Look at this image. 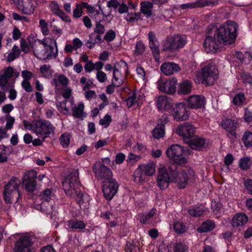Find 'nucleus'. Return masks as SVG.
<instances>
[{
	"mask_svg": "<svg viewBox=\"0 0 252 252\" xmlns=\"http://www.w3.org/2000/svg\"><path fill=\"white\" fill-rule=\"evenodd\" d=\"M39 24L42 33L45 36L48 35L49 33L48 23L45 20L40 19L39 21Z\"/></svg>",
	"mask_w": 252,
	"mask_h": 252,
	"instance_id": "obj_48",
	"label": "nucleus"
},
{
	"mask_svg": "<svg viewBox=\"0 0 252 252\" xmlns=\"http://www.w3.org/2000/svg\"><path fill=\"white\" fill-rule=\"evenodd\" d=\"M217 2L213 0H197L194 2H189L180 5L181 9H189L197 7L213 6Z\"/></svg>",
	"mask_w": 252,
	"mask_h": 252,
	"instance_id": "obj_20",
	"label": "nucleus"
},
{
	"mask_svg": "<svg viewBox=\"0 0 252 252\" xmlns=\"http://www.w3.org/2000/svg\"><path fill=\"white\" fill-rule=\"evenodd\" d=\"M219 71L216 65L212 62L209 63L203 66L198 72V76L202 83L206 85H213L218 79Z\"/></svg>",
	"mask_w": 252,
	"mask_h": 252,
	"instance_id": "obj_4",
	"label": "nucleus"
},
{
	"mask_svg": "<svg viewBox=\"0 0 252 252\" xmlns=\"http://www.w3.org/2000/svg\"><path fill=\"white\" fill-rule=\"evenodd\" d=\"M55 130V127L50 121L43 119L35 120L33 127V132L43 140L53 135Z\"/></svg>",
	"mask_w": 252,
	"mask_h": 252,
	"instance_id": "obj_6",
	"label": "nucleus"
},
{
	"mask_svg": "<svg viewBox=\"0 0 252 252\" xmlns=\"http://www.w3.org/2000/svg\"><path fill=\"white\" fill-rule=\"evenodd\" d=\"M243 141L246 146L252 145V133L246 132L243 137Z\"/></svg>",
	"mask_w": 252,
	"mask_h": 252,
	"instance_id": "obj_54",
	"label": "nucleus"
},
{
	"mask_svg": "<svg viewBox=\"0 0 252 252\" xmlns=\"http://www.w3.org/2000/svg\"><path fill=\"white\" fill-rule=\"evenodd\" d=\"M128 66L126 62L121 60L115 64L113 72L112 83H114L117 87L122 85L127 76Z\"/></svg>",
	"mask_w": 252,
	"mask_h": 252,
	"instance_id": "obj_7",
	"label": "nucleus"
},
{
	"mask_svg": "<svg viewBox=\"0 0 252 252\" xmlns=\"http://www.w3.org/2000/svg\"><path fill=\"white\" fill-rule=\"evenodd\" d=\"M1 72L3 73V75H4L8 79L12 77H17L19 75V73L14 71V69L10 66L6 67Z\"/></svg>",
	"mask_w": 252,
	"mask_h": 252,
	"instance_id": "obj_40",
	"label": "nucleus"
},
{
	"mask_svg": "<svg viewBox=\"0 0 252 252\" xmlns=\"http://www.w3.org/2000/svg\"><path fill=\"white\" fill-rule=\"evenodd\" d=\"M174 231L178 234L184 233L187 229V226L181 221H177L173 224Z\"/></svg>",
	"mask_w": 252,
	"mask_h": 252,
	"instance_id": "obj_44",
	"label": "nucleus"
},
{
	"mask_svg": "<svg viewBox=\"0 0 252 252\" xmlns=\"http://www.w3.org/2000/svg\"><path fill=\"white\" fill-rule=\"evenodd\" d=\"M205 98L201 95H193L187 99V104L191 109L201 108L205 105Z\"/></svg>",
	"mask_w": 252,
	"mask_h": 252,
	"instance_id": "obj_21",
	"label": "nucleus"
},
{
	"mask_svg": "<svg viewBox=\"0 0 252 252\" xmlns=\"http://www.w3.org/2000/svg\"><path fill=\"white\" fill-rule=\"evenodd\" d=\"M31 236L28 234L20 236L15 244V252H33Z\"/></svg>",
	"mask_w": 252,
	"mask_h": 252,
	"instance_id": "obj_11",
	"label": "nucleus"
},
{
	"mask_svg": "<svg viewBox=\"0 0 252 252\" xmlns=\"http://www.w3.org/2000/svg\"><path fill=\"white\" fill-rule=\"evenodd\" d=\"M68 226L72 230L83 229L86 226V223L81 220L73 219L68 221Z\"/></svg>",
	"mask_w": 252,
	"mask_h": 252,
	"instance_id": "obj_34",
	"label": "nucleus"
},
{
	"mask_svg": "<svg viewBox=\"0 0 252 252\" xmlns=\"http://www.w3.org/2000/svg\"><path fill=\"white\" fill-rule=\"evenodd\" d=\"M174 252H189V247L182 243H177L174 247Z\"/></svg>",
	"mask_w": 252,
	"mask_h": 252,
	"instance_id": "obj_52",
	"label": "nucleus"
},
{
	"mask_svg": "<svg viewBox=\"0 0 252 252\" xmlns=\"http://www.w3.org/2000/svg\"><path fill=\"white\" fill-rule=\"evenodd\" d=\"M222 44L216 37L211 28L209 26L206 32V38L204 41V47L208 53H214Z\"/></svg>",
	"mask_w": 252,
	"mask_h": 252,
	"instance_id": "obj_10",
	"label": "nucleus"
},
{
	"mask_svg": "<svg viewBox=\"0 0 252 252\" xmlns=\"http://www.w3.org/2000/svg\"><path fill=\"white\" fill-rule=\"evenodd\" d=\"M152 51L154 59L156 62L159 61V50L158 45L149 46Z\"/></svg>",
	"mask_w": 252,
	"mask_h": 252,
	"instance_id": "obj_60",
	"label": "nucleus"
},
{
	"mask_svg": "<svg viewBox=\"0 0 252 252\" xmlns=\"http://www.w3.org/2000/svg\"><path fill=\"white\" fill-rule=\"evenodd\" d=\"M20 184L21 182L19 178L15 177H12L4 186V188L18 193V199L20 196V192L19 191Z\"/></svg>",
	"mask_w": 252,
	"mask_h": 252,
	"instance_id": "obj_24",
	"label": "nucleus"
},
{
	"mask_svg": "<svg viewBox=\"0 0 252 252\" xmlns=\"http://www.w3.org/2000/svg\"><path fill=\"white\" fill-rule=\"evenodd\" d=\"M189 214L195 217L201 216L204 212V210L200 207H193L188 210Z\"/></svg>",
	"mask_w": 252,
	"mask_h": 252,
	"instance_id": "obj_49",
	"label": "nucleus"
},
{
	"mask_svg": "<svg viewBox=\"0 0 252 252\" xmlns=\"http://www.w3.org/2000/svg\"><path fill=\"white\" fill-rule=\"evenodd\" d=\"M40 43H43L47 47V51L43 52L42 48H38L37 54L40 60L55 59L58 56V47L55 39L46 37L40 40Z\"/></svg>",
	"mask_w": 252,
	"mask_h": 252,
	"instance_id": "obj_3",
	"label": "nucleus"
},
{
	"mask_svg": "<svg viewBox=\"0 0 252 252\" xmlns=\"http://www.w3.org/2000/svg\"><path fill=\"white\" fill-rule=\"evenodd\" d=\"M251 161L249 158L244 157L239 160V167L242 170L248 169L251 165Z\"/></svg>",
	"mask_w": 252,
	"mask_h": 252,
	"instance_id": "obj_46",
	"label": "nucleus"
},
{
	"mask_svg": "<svg viewBox=\"0 0 252 252\" xmlns=\"http://www.w3.org/2000/svg\"><path fill=\"white\" fill-rule=\"evenodd\" d=\"M186 143L188 144L191 149L198 150L204 146L205 140L202 137L194 135L192 138L189 139Z\"/></svg>",
	"mask_w": 252,
	"mask_h": 252,
	"instance_id": "obj_23",
	"label": "nucleus"
},
{
	"mask_svg": "<svg viewBox=\"0 0 252 252\" xmlns=\"http://www.w3.org/2000/svg\"><path fill=\"white\" fill-rule=\"evenodd\" d=\"M40 71L43 76L48 78L52 76L53 71L49 65L44 64L40 68Z\"/></svg>",
	"mask_w": 252,
	"mask_h": 252,
	"instance_id": "obj_45",
	"label": "nucleus"
},
{
	"mask_svg": "<svg viewBox=\"0 0 252 252\" xmlns=\"http://www.w3.org/2000/svg\"><path fill=\"white\" fill-rule=\"evenodd\" d=\"M96 78L98 81L101 83L105 82L107 79L106 74L102 71H97Z\"/></svg>",
	"mask_w": 252,
	"mask_h": 252,
	"instance_id": "obj_61",
	"label": "nucleus"
},
{
	"mask_svg": "<svg viewBox=\"0 0 252 252\" xmlns=\"http://www.w3.org/2000/svg\"><path fill=\"white\" fill-rule=\"evenodd\" d=\"M209 27L222 44H229L235 41L237 36V26L234 22L228 21L221 25L219 28H216L213 26Z\"/></svg>",
	"mask_w": 252,
	"mask_h": 252,
	"instance_id": "obj_2",
	"label": "nucleus"
},
{
	"mask_svg": "<svg viewBox=\"0 0 252 252\" xmlns=\"http://www.w3.org/2000/svg\"><path fill=\"white\" fill-rule=\"evenodd\" d=\"M18 196V193L4 188L3 191V199L6 204H12L14 198ZM18 199L17 198V201Z\"/></svg>",
	"mask_w": 252,
	"mask_h": 252,
	"instance_id": "obj_32",
	"label": "nucleus"
},
{
	"mask_svg": "<svg viewBox=\"0 0 252 252\" xmlns=\"http://www.w3.org/2000/svg\"><path fill=\"white\" fill-rule=\"evenodd\" d=\"M155 214V210L154 209L151 210L149 213L146 215H144L141 216L140 221L142 223H147L149 220L152 218Z\"/></svg>",
	"mask_w": 252,
	"mask_h": 252,
	"instance_id": "obj_53",
	"label": "nucleus"
},
{
	"mask_svg": "<svg viewBox=\"0 0 252 252\" xmlns=\"http://www.w3.org/2000/svg\"><path fill=\"white\" fill-rule=\"evenodd\" d=\"M177 82L176 79L174 78L166 80L159 79L157 82V87L161 92L173 94L176 91Z\"/></svg>",
	"mask_w": 252,
	"mask_h": 252,
	"instance_id": "obj_16",
	"label": "nucleus"
},
{
	"mask_svg": "<svg viewBox=\"0 0 252 252\" xmlns=\"http://www.w3.org/2000/svg\"><path fill=\"white\" fill-rule=\"evenodd\" d=\"M164 134V126L163 125L157 126L153 131V136L159 139L162 137Z\"/></svg>",
	"mask_w": 252,
	"mask_h": 252,
	"instance_id": "obj_43",
	"label": "nucleus"
},
{
	"mask_svg": "<svg viewBox=\"0 0 252 252\" xmlns=\"http://www.w3.org/2000/svg\"><path fill=\"white\" fill-rule=\"evenodd\" d=\"M112 121L111 117L109 115H106L103 119H101L99 122L100 125L103 126L104 128L109 126Z\"/></svg>",
	"mask_w": 252,
	"mask_h": 252,
	"instance_id": "obj_57",
	"label": "nucleus"
},
{
	"mask_svg": "<svg viewBox=\"0 0 252 252\" xmlns=\"http://www.w3.org/2000/svg\"><path fill=\"white\" fill-rule=\"evenodd\" d=\"M184 149L179 144H173L167 148L165 154L170 160L178 164H185L187 159L183 156Z\"/></svg>",
	"mask_w": 252,
	"mask_h": 252,
	"instance_id": "obj_9",
	"label": "nucleus"
},
{
	"mask_svg": "<svg viewBox=\"0 0 252 252\" xmlns=\"http://www.w3.org/2000/svg\"><path fill=\"white\" fill-rule=\"evenodd\" d=\"M61 145L64 148L67 147L70 143V135L68 134L64 133L61 135L60 138Z\"/></svg>",
	"mask_w": 252,
	"mask_h": 252,
	"instance_id": "obj_55",
	"label": "nucleus"
},
{
	"mask_svg": "<svg viewBox=\"0 0 252 252\" xmlns=\"http://www.w3.org/2000/svg\"><path fill=\"white\" fill-rule=\"evenodd\" d=\"M145 46L142 42L139 41L136 42L135 44L134 54L138 56L142 55L145 51Z\"/></svg>",
	"mask_w": 252,
	"mask_h": 252,
	"instance_id": "obj_50",
	"label": "nucleus"
},
{
	"mask_svg": "<svg viewBox=\"0 0 252 252\" xmlns=\"http://www.w3.org/2000/svg\"><path fill=\"white\" fill-rule=\"evenodd\" d=\"M93 170L96 177L99 180L103 179L106 181L112 180V172L111 170L99 162H96L94 165Z\"/></svg>",
	"mask_w": 252,
	"mask_h": 252,
	"instance_id": "obj_14",
	"label": "nucleus"
},
{
	"mask_svg": "<svg viewBox=\"0 0 252 252\" xmlns=\"http://www.w3.org/2000/svg\"><path fill=\"white\" fill-rule=\"evenodd\" d=\"M78 176V170H73L63 182V189L67 195L75 198L81 207H85L89 202V196L81 192Z\"/></svg>",
	"mask_w": 252,
	"mask_h": 252,
	"instance_id": "obj_1",
	"label": "nucleus"
},
{
	"mask_svg": "<svg viewBox=\"0 0 252 252\" xmlns=\"http://www.w3.org/2000/svg\"><path fill=\"white\" fill-rule=\"evenodd\" d=\"M144 174L146 176H151L154 174L156 171V164L150 161L148 163L139 166Z\"/></svg>",
	"mask_w": 252,
	"mask_h": 252,
	"instance_id": "obj_29",
	"label": "nucleus"
},
{
	"mask_svg": "<svg viewBox=\"0 0 252 252\" xmlns=\"http://www.w3.org/2000/svg\"><path fill=\"white\" fill-rule=\"evenodd\" d=\"M92 17L95 19L96 23H100V22L104 20V18L106 17V16L105 15L102 11L100 12L97 10Z\"/></svg>",
	"mask_w": 252,
	"mask_h": 252,
	"instance_id": "obj_62",
	"label": "nucleus"
},
{
	"mask_svg": "<svg viewBox=\"0 0 252 252\" xmlns=\"http://www.w3.org/2000/svg\"><path fill=\"white\" fill-rule=\"evenodd\" d=\"M72 116L74 117L79 118L83 116L84 104L83 102H80L77 106H71Z\"/></svg>",
	"mask_w": 252,
	"mask_h": 252,
	"instance_id": "obj_37",
	"label": "nucleus"
},
{
	"mask_svg": "<svg viewBox=\"0 0 252 252\" xmlns=\"http://www.w3.org/2000/svg\"><path fill=\"white\" fill-rule=\"evenodd\" d=\"M37 173L35 170H30L25 173L23 178V184L25 189L29 192H32L36 188V182L35 179Z\"/></svg>",
	"mask_w": 252,
	"mask_h": 252,
	"instance_id": "obj_15",
	"label": "nucleus"
},
{
	"mask_svg": "<svg viewBox=\"0 0 252 252\" xmlns=\"http://www.w3.org/2000/svg\"><path fill=\"white\" fill-rule=\"evenodd\" d=\"M50 8L52 12L56 15H58L62 10L60 8L59 5L55 1H52L50 4Z\"/></svg>",
	"mask_w": 252,
	"mask_h": 252,
	"instance_id": "obj_58",
	"label": "nucleus"
},
{
	"mask_svg": "<svg viewBox=\"0 0 252 252\" xmlns=\"http://www.w3.org/2000/svg\"><path fill=\"white\" fill-rule=\"evenodd\" d=\"M69 79L64 74H60L56 76L51 82V84L55 87H57L59 84L63 87H67Z\"/></svg>",
	"mask_w": 252,
	"mask_h": 252,
	"instance_id": "obj_30",
	"label": "nucleus"
},
{
	"mask_svg": "<svg viewBox=\"0 0 252 252\" xmlns=\"http://www.w3.org/2000/svg\"><path fill=\"white\" fill-rule=\"evenodd\" d=\"M1 72L3 73V75H4L8 79L12 77H17L19 75V73L14 71V69L10 66L6 67Z\"/></svg>",
	"mask_w": 252,
	"mask_h": 252,
	"instance_id": "obj_42",
	"label": "nucleus"
},
{
	"mask_svg": "<svg viewBox=\"0 0 252 252\" xmlns=\"http://www.w3.org/2000/svg\"><path fill=\"white\" fill-rule=\"evenodd\" d=\"M52 190L50 189L44 190L40 195V199L43 201L48 202L51 197Z\"/></svg>",
	"mask_w": 252,
	"mask_h": 252,
	"instance_id": "obj_56",
	"label": "nucleus"
},
{
	"mask_svg": "<svg viewBox=\"0 0 252 252\" xmlns=\"http://www.w3.org/2000/svg\"><path fill=\"white\" fill-rule=\"evenodd\" d=\"M215 227V224L212 220H207L202 223L198 228L197 231L200 233L207 232L213 230Z\"/></svg>",
	"mask_w": 252,
	"mask_h": 252,
	"instance_id": "obj_35",
	"label": "nucleus"
},
{
	"mask_svg": "<svg viewBox=\"0 0 252 252\" xmlns=\"http://www.w3.org/2000/svg\"><path fill=\"white\" fill-rule=\"evenodd\" d=\"M1 72L3 73V75H4L8 79L12 77H17L19 75V73L14 71V69L10 66L6 67Z\"/></svg>",
	"mask_w": 252,
	"mask_h": 252,
	"instance_id": "obj_41",
	"label": "nucleus"
},
{
	"mask_svg": "<svg viewBox=\"0 0 252 252\" xmlns=\"http://www.w3.org/2000/svg\"><path fill=\"white\" fill-rule=\"evenodd\" d=\"M157 106L158 110H163L169 109L172 104V100L165 95L159 96L156 100Z\"/></svg>",
	"mask_w": 252,
	"mask_h": 252,
	"instance_id": "obj_26",
	"label": "nucleus"
},
{
	"mask_svg": "<svg viewBox=\"0 0 252 252\" xmlns=\"http://www.w3.org/2000/svg\"><path fill=\"white\" fill-rule=\"evenodd\" d=\"M238 124L234 120L226 119L223 120L221 123V126L223 128L226 129L232 135L236 137L235 130L237 128Z\"/></svg>",
	"mask_w": 252,
	"mask_h": 252,
	"instance_id": "obj_25",
	"label": "nucleus"
},
{
	"mask_svg": "<svg viewBox=\"0 0 252 252\" xmlns=\"http://www.w3.org/2000/svg\"><path fill=\"white\" fill-rule=\"evenodd\" d=\"M20 54V51L19 47L17 45H14L11 52L8 54L6 60L8 62H11L18 58Z\"/></svg>",
	"mask_w": 252,
	"mask_h": 252,
	"instance_id": "obj_38",
	"label": "nucleus"
},
{
	"mask_svg": "<svg viewBox=\"0 0 252 252\" xmlns=\"http://www.w3.org/2000/svg\"><path fill=\"white\" fill-rule=\"evenodd\" d=\"M191 84L188 80H186L179 84L178 93L182 94H187L191 92Z\"/></svg>",
	"mask_w": 252,
	"mask_h": 252,
	"instance_id": "obj_33",
	"label": "nucleus"
},
{
	"mask_svg": "<svg viewBox=\"0 0 252 252\" xmlns=\"http://www.w3.org/2000/svg\"><path fill=\"white\" fill-rule=\"evenodd\" d=\"M194 176V172L189 169L186 171L182 169L173 170L171 172V182L176 183L180 189L185 188L189 179Z\"/></svg>",
	"mask_w": 252,
	"mask_h": 252,
	"instance_id": "obj_8",
	"label": "nucleus"
},
{
	"mask_svg": "<svg viewBox=\"0 0 252 252\" xmlns=\"http://www.w3.org/2000/svg\"><path fill=\"white\" fill-rule=\"evenodd\" d=\"M245 97L243 94L239 93L235 95L233 99V103L235 105H243L245 101Z\"/></svg>",
	"mask_w": 252,
	"mask_h": 252,
	"instance_id": "obj_47",
	"label": "nucleus"
},
{
	"mask_svg": "<svg viewBox=\"0 0 252 252\" xmlns=\"http://www.w3.org/2000/svg\"><path fill=\"white\" fill-rule=\"evenodd\" d=\"M153 7V3L150 1H142L140 3V10L147 18L152 15Z\"/></svg>",
	"mask_w": 252,
	"mask_h": 252,
	"instance_id": "obj_31",
	"label": "nucleus"
},
{
	"mask_svg": "<svg viewBox=\"0 0 252 252\" xmlns=\"http://www.w3.org/2000/svg\"><path fill=\"white\" fill-rule=\"evenodd\" d=\"M17 5L18 9L23 13L26 15H31L34 11V6L31 0H10Z\"/></svg>",
	"mask_w": 252,
	"mask_h": 252,
	"instance_id": "obj_19",
	"label": "nucleus"
},
{
	"mask_svg": "<svg viewBox=\"0 0 252 252\" xmlns=\"http://www.w3.org/2000/svg\"><path fill=\"white\" fill-rule=\"evenodd\" d=\"M51 32L52 34V37L51 38L55 39L56 40L60 37L63 33L61 28H59L56 25H54L52 27Z\"/></svg>",
	"mask_w": 252,
	"mask_h": 252,
	"instance_id": "obj_51",
	"label": "nucleus"
},
{
	"mask_svg": "<svg viewBox=\"0 0 252 252\" xmlns=\"http://www.w3.org/2000/svg\"><path fill=\"white\" fill-rule=\"evenodd\" d=\"M171 113L174 119L177 121H185L188 119L189 115L186 105L183 103L175 104L173 107Z\"/></svg>",
	"mask_w": 252,
	"mask_h": 252,
	"instance_id": "obj_18",
	"label": "nucleus"
},
{
	"mask_svg": "<svg viewBox=\"0 0 252 252\" xmlns=\"http://www.w3.org/2000/svg\"><path fill=\"white\" fill-rule=\"evenodd\" d=\"M160 69L164 75H170L180 71L181 67L174 62H167L161 65Z\"/></svg>",
	"mask_w": 252,
	"mask_h": 252,
	"instance_id": "obj_22",
	"label": "nucleus"
},
{
	"mask_svg": "<svg viewBox=\"0 0 252 252\" xmlns=\"http://www.w3.org/2000/svg\"><path fill=\"white\" fill-rule=\"evenodd\" d=\"M196 128L189 122L184 123L179 125L176 129V133L183 138L186 142L194 135Z\"/></svg>",
	"mask_w": 252,
	"mask_h": 252,
	"instance_id": "obj_12",
	"label": "nucleus"
},
{
	"mask_svg": "<svg viewBox=\"0 0 252 252\" xmlns=\"http://www.w3.org/2000/svg\"><path fill=\"white\" fill-rule=\"evenodd\" d=\"M73 105V100L72 98L68 100H64L60 102L57 104L58 110L62 113L67 114L69 112L70 108Z\"/></svg>",
	"mask_w": 252,
	"mask_h": 252,
	"instance_id": "obj_28",
	"label": "nucleus"
},
{
	"mask_svg": "<svg viewBox=\"0 0 252 252\" xmlns=\"http://www.w3.org/2000/svg\"><path fill=\"white\" fill-rule=\"evenodd\" d=\"M118 185L114 180L105 181L102 187V191L106 199L110 200L117 192Z\"/></svg>",
	"mask_w": 252,
	"mask_h": 252,
	"instance_id": "obj_17",
	"label": "nucleus"
},
{
	"mask_svg": "<svg viewBox=\"0 0 252 252\" xmlns=\"http://www.w3.org/2000/svg\"><path fill=\"white\" fill-rule=\"evenodd\" d=\"M133 148L134 152L141 153H145L147 150L146 146L140 143H137L136 144L133 146Z\"/></svg>",
	"mask_w": 252,
	"mask_h": 252,
	"instance_id": "obj_63",
	"label": "nucleus"
},
{
	"mask_svg": "<svg viewBox=\"0 0 252 252\" xmlns=\"http://www.w3.org/2000/svg\"><path fill=\"white\" fill-rule=\"evenodd\" d=\"M134 181L136 183H141L145 180V175L139 166L134 173Z\"/></svg>",
	"mask_w": 252,
	"mask_h": 252,
	"instance_id": "obj_39",
	"label": "nucleus"
},
{
	"mask_svg": "<svg viewBox=\"0 0 252 252\" xmlns=\"http://www.w3.org/2000/svg\"><path fill=\"white\" fill-rule=\"evenodd\" d=\"M6 125L5 126V129L6 130H10L13 127V126L15 122V119L14 117L7 115L5 118Z\"/></svg>",
	"mask_w": 252,
	"mask_h": 252,
	"instance_id": "obj_59",
	"label": "nucleus"
},
{
	"mask_svg": "<svg viewBox=\"0 0 252 252\" xmlns=\"http://www.w3.org/2000/svg\"><path fill=\"white\" fill-rule=\"evenodd\" d=\"M136 95L134 92L129 94L128 97L126 100L127 106L130 107L132 106L135 102Z\"/></svg>",
	"mask_w": 252,
	"mask_h": 252,
	"instance_id": "obj_64",
	"label": "nucleus"
},
{
	"mask_svg": "<svg viewBox=\"0 0 252 252\" xmlns=\"http://www.w3.org/2000/svg\"><path fill=\"white\" fill-rule=\"evenodd\" d=\"M236 56L241 63L245 64L249 63L252 58V54L247 51H246L244 53L242 52H237L236 53Z\"/></svg>",
	"mask_w": 252,
	"mask_h": 252,
	"instance_id": "obj_36",
	"label": "nucleus"
},
{
	"mask_svg": "<svg viewBox=\"0 0 252 252\" xmlns=\"http://www.w3.org/2000/svg\"><path fill=\"white\" fill-rule=\"evenodd\" d=\"M248 221V217L244 213H237L232 218L231 223L233 227L243 226Z\"/></svg>",
	"mask_w": 252,
	"mask_h": 252,
	"instance_id": "obj_27",
	"label": "nucleus"
},
{
	"mask_svg": "<svg viewBox=\"0 0 252 252\" xmlns=\"http://www.w3.org/2000/svg\"><path fill=\"white\" fill-rule=\"evenodd\" d=\"M157 185L161 189H164L169 186L171 182V173L169 176L167 169L164 166H161L158 169L157 177Z\"/></svg>",
	"mask_w": 252,
	"mask_h": 252,
	"instance_id": "obj_13",
	"label": "nucleus"
},
{
	"mask_svg": "<svg viewBox=\"0 0 252 252\" xmlns=\"http://www.w3.org/2000/svg\"><path fill=\"white\" fill-rule=\"evenodd\" d=\"M187 41V37L183 35L176 34L167 37L162 42V50L163 51L175 52L182 48Z\"/></svg>",
	"mask_w": 252,
	"mask_h": 252,
	"instance_id": "obj_5",
	"label": "nucleus"
}]
</instances>
